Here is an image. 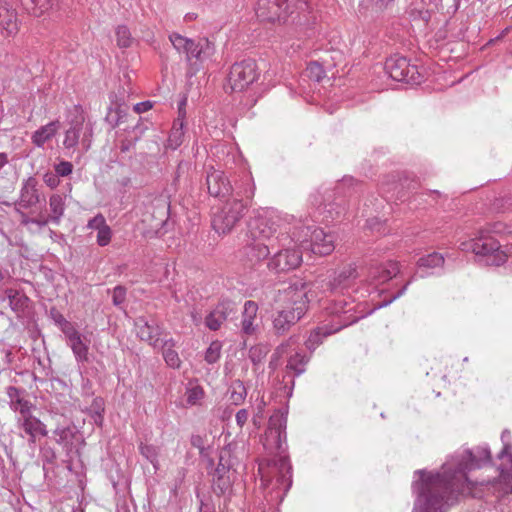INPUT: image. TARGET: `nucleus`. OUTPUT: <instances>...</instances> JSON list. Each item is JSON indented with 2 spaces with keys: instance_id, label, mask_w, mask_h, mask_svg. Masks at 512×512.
Segmentation results:
<instances>
[{
  "instance_id": "obj_34",
  "label": "nucleus",
  "mask_w": 512,
  "mask_h": 512,
  "mask_svg": "<svg viewBox=\"0 0 512 512\" xmlns=\"http://www.w3.org/2000/svg\"><path fill=\"white\" fill-rule=\"evenodd\" d=\"M325 218L333 220L341 219L345 217L349 211L346 208V203L343 198H337L334 202L326 204L324 206Z\"/></svg>"
},
{
  "instance_id": "obj_53",
  "label": "nucleus",
  "mask_w": 512,
  "mask_h": 512,
  "mask_svg": "<svg viewBox=\"0 0 512 512\" xmlns=\"http://www.w3.org/2000/svg\"><path fill=\"white\" fill-rule=\"evenodd\" d=\"M54 170L58 176L66 177L72 173L73 165L68 161H61L54 166Z\"/></svg>"
},
{
  "instance_id": "obj_31",
  "label": "nucleus",
  "mask_w": 512,
  "mask_h": 512,
  "mask_svg": "<svg viewBox=\"0 0 512 512\" xmlns=\"http://www.w3.org/2000/svg\"><path fill=\"white\" fill-rule=\"evenodd\" d=\"M160 346L162 347V354L166 364L173 369L180 368L181 360L178 353L173 349L175 346L174 339H166L160 344Z\"/></svg>"
},
{
  "instance_id": "obj_52",
  "label": "nucleus",
  "mask_w": 512,
  "mask_h": 512,
  "mask_svg": "<svg viewBox=\"0 0 512 512\" xmlns=\"http://www.w3.org/2000/svg\"><path fill=\"white\" fill-rule=\"evenodd\" d=\"M126 292V288L121 285H118L113 289L112 302L115 306H120L125 302Z\"/></svg>"
},
{
  "instance_id": "obj_48",
  "label": "nucleus",
  "mask_w": 512,
  "mask_h": 512,
  "mask_svg": "<svg viewBox=\"0 0 512 512\" xmlns=\"http://www.w3.org/2000/svg\"><path fill=\"white\" fill-rule=\"evenodd\" d=\"M231 475L213 477V490L218 495L224 494L231 486Z\"/></svg>"
},
{
  "instance_id": "obj_22",
  "label": "nucleus",
  "mask_w": 512,
  "mask_h": 512,
  "mask_svg": "<svg viewBox=\"0 0 512 512\" xmlns=\"http://www.w3.org/2000/svg\"><path fill=\"white\" fill-rule=\"evenodd\" d=\"M67 345L71 348L75 360L78 364L89 362L90 339L74 329L65 336Z\"/></svg>"
},
{
  "instance_id": "obj_32",
  "label": "nucleus",
  "mask_w": 512,
  "mask_h": 512,
  "mask_svg": "<svg viewBox=\"0 0 512 512\" xmlns=\"http://www.w3.org/2000/svg\"><path fill=\"white\" fill-rule=\"evenodd\" d=\"M49 216L53 224H59L65 212V196L60 194H53L49 198Z\"/></svg>"
},
{
  "instance_id": "obj_60",
  "label": "nucleus",
  "mask_w": 512,
  "mask_h": 512,
  "mask_svg": "<svg viewBox=\"0 0 512 512\" xmlns=\"http://www.w3.org/2000/svg\"><path fill=\"white\" fill-rule=\"evenodd\" d=\"M151 108H152L151 102L150 101H144V102H140V103L135 104L134 111L136 113L140 114V113L148 111Z\"/></svg>"
},
{
  "instance_id": "obj_40",
  "label": "nucleus",
  "mask_w": 512,
  "mask_h": 512,
  "mask_svg": "<svg viewBox=\"0 0 512 512\" xmlns=\"http://www.w3.org/2000/svg\"><path fill=\"white\" fill-rule=\"evenodd\" d=\"M204 390L200 385L189 384L185 392V400L188 406L200 405L204 398Z\"/></svg>"
},
{
  "instance_id": "obj_33",
  "label": "nucleus",
  "mask_w": 512,
  "mask_h": 512,
  "mask_svg": "<svg viewBox=\"0 0 512 512\" xmlns=\"http://www.w3.org/2000/svg\"><path fill=\"white\" fill-rule=\"evenodd\" d=\"M445 258L441 253L433 252L431 254H428L427 256H423L419 258L417 261V266L419 271L423 270H442L444 265Z\"/></svg>"
},
{
  "instance_id": "obj_51",
  "label": "nucleus",
  "mask_w": 512,
  "mask_h": 512,
  "mask_svg": "<svg viewBox=\"0 0 512 512\" xmlns=\"http://www.w3.org/2000/svg\"><path fill=\"white\" fill-rule=\"evenodd\" d=\"M108 224L106 222L105 217L98 213L96 216L91 218L87 223V229L99 231L102 230L104 227H106Z\"/></svg>"
},
{
  "instance_id": "obj_43",
  "label": "nucleus",
  "mask_w": 512,
  "mask_h": 512,
  "mask_svg": "<svg viewBox=\"0 0 512 512\" xmlns=\"http://www.w3.org/2000/svg\"><path fill=\"white\" fill-rule=\"evenodd\" d=\"M268 354V348L264 345H255L249 349L248 357L257 366L263 362Z\"/></svg>"
},
{
  "instance_id": "obj_44",
  "label": "nucleus",
  "mask_w": 512,
  "mask_h": 512,
  "mask_svg": "<svg viewBox=\"0 0 512 512\" xmlns=\"http://www.w3.org/2000/svg\"><path fill=\"white\" fill-rule=\"evenodd\" d=\"M116 39L118 46L121 48L130 47L133 41L129 29L124 25L116 28Z\"/></svg>"
},
{
  "instance_id": "obj_21",
  "label": "nucleus",
  "mask_w": 512,
  "mask_h": 512,
  "mask_svg": "<svg viewBox=\"0 0 512 512\" xmlns=\"http://www.w3.org/2000/svg\"><path fill=\"white\" fill-rule=\"evenodd\" d=\"M258 309V304L254 301L248 300L244 303L240 324L242 334L253 336L259 331L261 319L258 316Z\"/></svg>"
},
{
  "instance_id": "obj_4",
  "label": "nucleus",
  "mask_w": 512,
  "mask_h": 512,
  "mask_svg": "<svg viewBox=\"0 0 512 512\" xmlns=\"http://www.w3.org/2000/svg\"><path fill=\"white\" fill-rule=\"evenodd\" d=\"M296 218L282 214L274 209L266 208L257 212L248 224V232L253 240L274 242L278 246L291 243Z\"/></svg>"
},
{
  "instance_id": "obj_57",
  "label": "nucleus",
  "mask_w": 512,
  "mask_h": 512,
  "mask_svg": "<svg viewBox=\"0 0 512 512\" xmlns=\"http://www.w3.org/2000/svg\"><path fill=\"white\" fill-rule=\"evenodd\" d=\"M54 435L56 437V441L59 444H63L68 440V437L70 436V431L68 429H64V428H61V429L57 428L54 431Z\"/></svg>"
},
{
  "instance_id": "obj_47",
  "label": "nucleus",
  "mask_w": 512,
  "mask_h": 512,
  "mask_svg": "<svg viewBox=\"0 0 512 512\" xmlns=\"http://www.w3.org/2000/svg\"><path fill=\"white\" fill-rule=\"evenodd\" d=\"M222 345L219 341H213L205 352V361L209 364L216 363L221 356Z\"/></svg>"
},
{
  "instance_id": "obj_3",
  "label": "nucleus",
  "mask_w": 512,
  "mask_h": 512,
  "mask_svg": "<svg viewBox=\"0 0 512 512\" xmlns=\"http://www.w3.org/2000/svg\"><path fill=\"white\" fill-rule=\"evenodd\" d=\"M308 293V285L301 280L278 290L272 319L276 334H285L305 315L310 301Z\"/></svg>"
},
{
  "instance_id": "obj_15",
  "label": "nucleus",
  "mask_w": 512,
  "mask_h": 512,
  "mask_svg": "<svg viewBox=\"0 0 512 512\" xmlns=\"http://www.w3.org/2000/svg\"><path fill=\"white\" fill-rule=\"evenodd\" d=\"M287 244L289 246H282L283 248L275 252L268 262L270 270L275 272H285L295 269L300 265L302 261V254L298 249H296V246H299V243L286 242V245Z\"/></svg>"
},
{
  "instance_id": "obj_64",
  "label": "nucleus",
  "mask_w": 512,
  "mask_h": 512,
  "mask_svg": "<svg viewBox=\"0 0 512 512\" xmlns=\"http://www.w3.org/2000/svg\"><path fill=\"white\" fill-rule=\"evenodd\" d=\"M510 438H511L510 432L508 430H504L501 434V440L503 442V447H505L506 445H511Z\"/></svg>"
},
{
  "instance_id": "obj_36",
  "label": "nucleus",
  "mask_w": 512,
  "mask_h": 512,
  "mask_svg": "<svg viewBox=\"0 0 512 512\" xmlns=\"http://www.w3.org/2000/svg\"><path fill=\"white\" fill-rule=\"evenodd\" d=\"M7 394L10 398V407L20 414L29 412L30 407L28 401L23 400L20 396V390L16 387L9 386L7 388Z\"/></svg>"
},
{
  "instance_id": "obj_2",
  "label": "nucleus",
  "mask_w": 512,
  "mask_h": 512,
  "mask_svg": "<svg viewBox=\"0 0 512 512\" xmlns=\"http://www.w3.org/2000/svg\"><path fill=\"white\" fill-rule=\"evenodd\" d=\"M287 412L275 411L269 418L263 446L272 458L259 462L258 472L262 486L270 488L271 500L282 502L292 485L291 465L284 455L286 443Z\"/></svg>"
},
{
  "instance_id": "obj_55",
  "label": "nucleus",
  "mask_w": 512,
  "mask_h": 512,
  "mask_svg": "<svg viewBox=\"0 0 512 512\" xmlns=\"http://www.w3.org/2000/svg\"><path fill=\"white\" fill-rule=\"evenodd\" d=\"M412 280H413V278L411 280H409L398 292L393 294V296L389 300H386L383 303L378 304L376 308L385 307V306L389 305L390 303H392L393 301H395L396 299L400 298L402 295H404L408 289V286L412 282Z\"/></svg>"
},
{
  "instance_id": "obj_23",
  "label": "nucleus",
  "mask_w": 512,
  "mask_h": 512,
  "mask_svg": "<svg viewBox=\"0 0 512 512\" xmlns=\"http://www.w3.org/2000/svg\"><path fill=\"white\" fill-rule=\"evenodd\" d=\"M358 277L356 266L349 264L342 268L335 276L326 283L325 291L333 293L343 292L351 286L352 282Z\"/></svg>"
},
{
  "instance_id": "obj_56",
  "label": "nucleus",
  "mask_w": 512,
  "mask_h": 512,
  "mask_svg": "<svg viewBox=\"0 0 512 512\" xmlns=\"http://www.w3.org/2000/svg\"><path fill=\"white\" fill-rule=\"evenodd\" d=\"M43 180L50 188H55L59 185V176L55 172H47L44 174Z\"/></svg>"
},
{
  "instance_id": "obj_24",
  "label": "nucleus",
  "mask_w": 512,
  "mask_h": 512,
  "mask_svg": "<svg viewBox=\"0 0 512 512\" xmlns=\"http://www.w3.org/2000/svg\"><path fill=\"white\" fill-rule=\"evenodd\" d=\"M19 30L17 13L6 4L0 3V35L4 38L14 36Z\"/></svg>"
},
{
  "instance_id": "obj_38",
  "label": "nucleus",
  "mask_w": 512,
  "mask_h": 512,
  "mask_svg": "<svg viewBox=\"0 0 512 512\" xmlns=\"http://www.w3.org/2000/svg\"><path fill=\"white\" fill-rule=\"evenodd\" d=\"M247 396V390L244 383L240 380H235L229 387V400L234 405H240L244 402Z\"/></svg>"
},
{
  "instance_id": "obj_39",
  "label": "nucleus",
  "mask_w": 512,
  "mask_h": 512,
  "mask_svg": "<svg viewBox=\"0 0 512 512\" xmlns=\"http://www.w3.org/2000/svg\"><path fill=\"white\" fill-rule=\"evenodd\" d=\"M139 452L145 459H147L153 465L155 471L159 469L160 464L158 457L160 450L157 446L141 443L139 445Z\"/></svg>"
},
{
  "instance_id": "obj_50",
  "label": "nucleus",
  "mask_w": 512,
  "mask_h": 512,
  "mask_svg": "<svg viewBox=\"0 0 512 512\" xmlns=\"http://www.w3.org/2000/svg\"><path fill=\"white\" fill-rule=\"evenodd\" d=\"M112 239V229L109 225L104 227L102 230L97 231L96 242L100 247L107 246Z\"/></svg>"
},
{
  "instance_id": "obj_20",
  "label": "nucleus",
  "mask_w": 512,
  "mask_h": 512,
  "mask_svg": "<svg viewBox=\"0 0 512 512\" xmlns=\"http://www.w3.org/2000/svg\"><path fill=\"white\" fill-rule=\"evenodd\" d=\"M135 329L137 336L142 340L148 342L153 347H160L163 342L160 339L163 329L154 320H148L145 317H138L135 320Z\"/></svg>"
},
{
  "instance_id": "obj_58",
  "label": "nucleus",
  "mask_w": 512,
  "mask_h": 512,
  "mask_svg": "<svg viewBox=\"0 0 512 512\" xmlns=\"http://www.w3.org/2000/svg\"><path fill=\"white\" fill-rule=\"evenodd\" d=\"M249 418V412L246 409H240L236 413V423L239 427H243Z\"/></svg>"
},
{
  "instance_id": "obj_42",
  "label": "nucleus",
  "mask_w": 512,
  "mask_h": 512,
  "mask_svg": "<svg viewBox=\"0 0 512 512\" xmlns=\"http://www.w3.org/2000/svg\"><path fill=\"white\" fill-rule=\"evenodd\" d=\"M51 316L55 324L59 326L60 330L65 336L76 329L75 325L66 320L60 312L52 310Z\"/></svg>"
},
{
  "instance_id": "obj_9",
  "label": "nucleus",
  "mask_w": 512,
  "mask_h": 512,
  "mask_svg": "<svg viewBox=\"0 0 512 512\" xmlns=\"http://www.w3.org/2000/svg\"><path fill=\"white\" fill-rule=\"evenodd\" d=\"M308 4L304 0H258L256 15L262 21H280L285 19L294 10L304 11Z\"/></svg>"
},
{
  "instance_id": "obj_29",
  "label": "nucleus",
  "mask_w": 512,
  "mask_h": 512,
  "mask_svg": "<svg viewBox=\"0 0 512 512\" xmlns=\"http://www.w3.org/2000/svg\"><path fill=\"white\" fill-rule=\"evenodd\" d=\"M278 247V244L274 242L266 243L264 240H253L248 246L247 255L251 261H260L265 259L272 250Z\"/></svg>"
},
{
  "instance_id": "obj_30",
  "label": "nucleus",
  "mask_w": 512,
  "mask_h": 512,
  "mask_svg": "<svg viewBox=\"0 0 512 512\" xmlns=\"http://www.w3.org/2000/svg\"><path fill=\"white\" fill-rule=\"evenodd\" d=\"M238 465L237 459L232 456L229 449H223L219 455V462L213 474V477L230 475V471H236Z\"/></svg>"
},
{
  "instance_id": "obj_8",
  "label": "nucleus",
  "mask_w": 512,
  "mask_h": 512,
  "mask_svg": "<svg viewBox=\"0 0 512 512\" xmlns=\"http://www.w3.org/2000/svg\"><path fill=\"white\" fill-rule=\"evenodd\" d=\"M245 200V197L233 196L222 205L212 218L215 232L225 235L236 227L247 211L248 204Z\"/></svg>"
},
{
  "instance_id": "obj_10",
  "label": "nucleus",
  "mask_w": 512,
  "mask_h": 512,
  "mask_svg": "<svg viewBox=\"0 0 512 512\" xmlns=\"http://www.w3.org/2000/svg\"><path fill=\"white\" fill-rule=\"evenodd\" d=\"M284 356L288 357L287 369L293 371L296 376H299L305 371V366L309 358L300 351L299 339L297 337H290L286 342L276 348L269 364L270 367L275 368L277 366V360Z\"/></svg>"
},
{
  "instance_id": "obj_17",
  "label": "nucleus",
  "mask_w": 512,
  "mask_h": 512,
  "mask_svg": "<svg viewBox=\"0 0 512 512\" xmlns=\"http://www.w3.org/2000/svg\"><path fill=\"white\" fill-rule=\"evenodd\" d=\"M359 305H354L353 301L350 300V297L341 295L332 300V302L326 306L327 313L333 317V324L331 326H340L342 320L346 315L350 314L353 316H360L364 314V317L372 313L371 311L363 312L357 311L356 308Z\"/></svg>"
},
{
  "instance_id": "obj_62",
  "label": "nucleus",
  "mask_w": 512,
  "mask_h": 512,
  "mask_svg": "<svg viewBox=\"0 0 512 512\" xmlns=\"http://www.w3.org/2000/svg\"><path fill=\"white\" fill-rule=\"evenodd\" d=\"M367 226L370 230L381 232V222L377 218H371L367 220Z\"/></svg>"
},
{
  "instance_id": "obj_59",
  "label": "nucleus",
  "mask_w": 512,
  "mask_h": 512,
  "mask_svg": "<svg viewBox=\"0 0 512 512\" xmlns=\"http://www.w3.org/2000/svg\"><path fill=\"white\" fill-rule=\"evenodd\" d=\"M52 223V219L49 215H45L43 213H40L37 217L33 218V224L39 226V227H45L49 223Z\"/></svg>"
},
{
  "instance_id": "obj_41",
  "label": "nucleus",
  "mask_w": 512,
  "mask_h": 512,
  "mask_svg": "<svg viewBox=\"0 0 512 512\" xmlns=\"http://www.w3.org/2000/svg\"><path fill=\"white\" fill-rule=\"evenodd\" d=\"M214 310L223 318V321L225 322L227 319L235 316L237 312V304L232 300L223 299L216 305Z\"/></svg>"
},
{
  "instance_id": "obj_35",
  "label": "nucleus",
  "mask_w": 512,
  "mask_h": 512,
  "mask_svg": "<svg viewBox=\"0 0 512 512\" xmlns=\"http://www.w3.org/2000/svg\"><path fill=\"white\" fill-rule=\"evenodd\" d=\"M24 9L34 15L40 16L54 5L56 0H19Z\"/></svg>"
},
{
  "instance_id": "obj_49",
  "label": "nucleus",
  "mask_w": 512,
  "mask_h": 512,
  "mask_svg": "<svg viewBox=\"0 0 512 512\" xmlns=\"http://www.w3.org/2000/svg\"><path fill=\"white\" fill-rule=\"evenodd\" d=\"M223 323V318L214 309L205 318V325L212 331L220 329Z\"/></svg>"
},
{
  "instance_id": "obj_18",
  "label": "nucleus",
  "mask_w": 512,
  "mask_h": 512,
  "mask_svg": "<svg viewBox=\"0 0 512 512\" xmlns=\"http://www.w3.org/2000/svg\"><path fill=\"white\" fill-rule=\"evenodd\" d=\"M364 314L360 316H353V315H346L345 318L342 320L340 326H331L330 328L327 327H318L315 330H313L308 339L305 342L306 348L313 352L322 342L323 339L333 333L338 332L344 327H347L355 322H357L359 319H362Z\"/></svg>"
},
{
  "instance_id": "obj_54",
  "label": "nucleus",
  "mask_w": 512,
  "mask_h": 512,
  "mask_svg": "<svg viewBox=\"0 0 512 512\" xmlns=\"http://www.w3.org/2000/svg\"><path fill=\"white\" fill-rule=\"evenodd\" d=\"M9 304L13 310H18L21 306H23V302L27 300L25 296L20 295L15 292L14 294H10L9 296Z\"/></svg>"
},
{
  "instance_id": "obj_61",
  "label": "nucleus",
  "mask_w": 512,
  "mask_h": 512,
  "mask_svg": "<svg viewBox=\"0 0 512 512\" xmlns=\"http://www.w3.org/2000/svg\"><path fill=\"white\" fill-rule=\"evenodd\" d=\"M22 208H19L16 206V211L17 213H19L20 215V222L21 224L23 225H29V224H33V218L32 217H29L26 213H24L22 210Z\"/></svg>"
},
{
  "instance_id": "obj_14",
  "label": "nucleus",
  "mask_w": 512,
  "mask_h": 512,
  "mask_svg": "<svg viewBox=\"0 0 512 512\" xmlns=\"http://www.w3.org/2000/svg\"><path fill=\"white\" fill-rule=\"evenodd\" d=\"M501 460L499 476L493 480L494 491L500 496L512 493V445H506L498 454Z\"/></svg>"
},
{
  "instance_id": "obj_6",
  "label": "nucleus",
  "mask_w": 512,
  "mask_h": 512,
  "mask_svg": "<svg viewBox=\"0 0 512 512\" xmlns=\"http://www.w3.org/2000/svg\"><path fill=\"white\" fill-rule=\"evenodd\" d=\"M206 185L208 193L214 197H225L232 193V197L251 199L255 192V184L250 173H245L240 182H236L233 187L224 172L213 167L207 170Z\"/></svg>"
},
{
  "instance_id": "obj_5",
  "label": "nucleus",
  "mask_w": 512,
  "mask_h": 512,
  "mask_svg": "<svg viewBox=\"0 0 512 512\" xmlns=\"http://www.w3.org/2000/svg\"><path fill=\"white\" fill-rule=\"evenodd\" d=\"M290 242L299 243L300 248L310 249L312 253L322 256L330 254L335 248L332 234L326 233L321 228H314L313 225L304 223L301 219L296 220Z\"/></svg>"
},
{
  "instance_id": "obj_13",
  "label": "nucleus",
  "mask_w": 512,
  "mask_h": 512,
  "mask_svg": "<svg viewBox=\"0 0 512 512\" xmlns=\"http://www.w3.org/2000/svg\"><path fill=\"white\" fill-rule=\"evenodd\" d=\"M92 129L84 127L83 119H76L65 131L63 146L69 152H75L78 146L82 152H87L91 147Z\"/></svg>"
},
{
  "instance_id": "obj_19",
  "label": "nucleus",
  "mask_w": 512,
  "mask_h": 512,
  "mask_svg": "<svg viewBox=\"0 0 512 512\" xmlns=\"http://www.w3.org/2000/svg\"><path fill=\"white\" fill-rule=\"evenodd\" d=\"M42 199L37 179L35 177H28L22 182L19 199L15 206L22 209H30L40 203Z\"/></svg>"
},
{
  "instance_id": "obj_46",
  "label": "nucleus",
  "mask_w": 512,
  "mask_h": 512,
  "mask_svg": "<svg viewBox=\"0 0 512 512\" xmlns=\"http://www.w3.org/2000/svg\"><path fill=\"white\" fill-rule=\"evenodd\" d=\"M305 74L311 80L320 82L325 77V71L321 64L318 62H311L308 64Z\"/></svg>"
},
{
  "instance_id": "obj_45",
  "label": "nucleus",
  "mask_w": 512,
  "mask_h": 512,
  "mask_svg": "<svg viewBox=\"0 0 512 512\" xmlns=\"http://www.w3.org/2000/svg\"><path fill=\"white\" fill-rule=\"evenodd\" d=\"M145 130L146 127L140 125H136L135 127H133L132 132L134 133V137H132L131 139H125L121 142V152H128L136 144V142L139 140V138L141 137Z\"/></svg>"
},
{
  "instance_id": "obj_12",
  "label": "nucleus",
  "mask_w": 512,
  "mask_h": 512,
  "mask_svg": "<svg viewBox=\"0 0 512 512\" xmlns=\"http://www.w3.org/2000/svg\"><path fill=\"white\" fill-rule=\"evenodd\" d=\"M386 73L395 81H402L410 84H419L421 75L417 66L411 65L409 60L400 55H393L385 62Z\"/></svg>"
},
{
  "instance_id": "obj_63",
  "label": "nucleus",
  "mask_w": 512,
  "mask_h": 512,
  "mask_svg": "<svg viewBox=\"0 0 512 512\" xmlns=\"http://www.w3.org/2000/svg\"><path fill=\"white\" fill-rule=\"evenodd\" d=\"M189 169V163L185 161H181L178 164L177 170H176V178L179 179L182 174H184Z\"/></svg>"
},
{
  "instance_id": "obj_16",
  "label": "nucleus",
  "mask_w": 512,
  "mask_h": 512,
  "mask_svg": "<svg viewBox=\"0 0 512 512\" xmlns=\"http://www.w3.org/2000/svg\"><path fill=\"white\" fill-rule=\"evenodd\" d=\"M215 53V46L208 38L195 40L189 54L186 57L188 73L193 76L201 68V65L210 59Z\"/></svg>"
},
{
  "instance_id": "obj_26",
  "label": "nucleus",
  "mask_w": 512,
  "mask_h": 512,
  "mask_svg": "<svg viewBox=\"0 0 512 512\" xmlns=\"http://www.w3.org/2000/svg\"><path fill=\"white\" fill-rule=\"evenodd\" d=\"M186 100H183L179 104V116L174 121L173 127L170 131L169 137L167 139V147L170 149H177L184 140V116L185 111L183 110V106L185 105Z\"/></svg>"
},
{
  "instance_id": "obj_7",
  "label": "nucleus",
  "mask_w": 512,
  "mask_h": 512,
  "mask_svg": "<svg viewBox=\"0 0 512 512\" xmlns=\"http://www.w3.org/2000/svg\"><path fill=\"white\" fill-rule=\"evenodd\" d=\"M462 251H471L480 263L488 266H499L505 263L507 255L500 249L496 241L486 229H480L474 238L460 243Z\"/></svg>"
},
{
  "instance_id": "obj_28",
  "label": "nucleus",
  "mask_w": 512,
  "mask_h": 512,
  "mask_svg": "<svg viewBox=\"0 0 512 512\" xmlns=\"http://www.w3.org/2000/svg\"><path fill=\"white\" fill-rule=\"evenodd\" d=\"M59 128L60 122L57 120L41 126L32 134V143L39 148H43L44 145L56 135Z\"/></svg>"
},
{
  "instance_id": "obj_1",
  "label": "nucleus",
  "mask_w": 512,
  "mask_h": 512,
  "mask_svg": "<svg viewBox=\"0 0 512 512\" xmlns=\"http://www.w3.org/2000/svg\"><path fill=\"white\" fill-rule=\"evenodd\" d=\"M491 451L484 444L473 449L455 451L440 471L425 469L414 472L412 492L415 501L412 512H445L457 496L470 490L472 482L467 473L490 463Z\"/></svg>"
},
{
  "instance_id": "obj_25",
  "label": "nucleus",
  "mask_w": 512,
  "mask_h": 512,
  "mask_svg": "<svg viewBox=\"0 0 512 512\" xmlns=\"http://www.w3.org/2000/svg\"><path fill=\"white\" fill-rule=\"evenodd\" d=\"M400 271L399 263L388 261L385 264L373 266L369 270V279L372 283H385L395 277Z\"/></svg>"
},
{
  "instance_id": "obj_37",
  "label": "nucleus",
  "mask_w": 512,
  "mask_h": 512,
  "mask_svg": "<svg viewBox=\"0 0 512 512\" xmlns=\"http://www.w3.org/2000/svg\"><path fill=\"white\" fill-rule=\"evenodd\" d=\"M169 40L173 48L178 53L185 54V57L189 54V51L195 41V39L187 38L179 33L173 32L169 35Z\"/></svg>"
},
{
  "instance_id": "obj_11",
  "label": "nucleus",
  "mask_w": 512,
  "mask_h": 512,
  "mask_svg": "<svg viewBox=\"0 0 512 512\" xmlns=\"http://www.w3.org/2000/svg\"><path fill=\"white\" fill-rule=\"evenodd\" d=\"M259 77L258 67L253 59L234 63L228 75V85L233 92H242Z\"/></svg>"
},
{
  "instance_id": "obj_27",
  "label": "nucleus",
  "mask_w": 512,
  "mask_h": 512,
  "mask_svg": "<svg viewBox=\"0 0 512 512\" xmlns=\"http://www.w3.org/2000/svg\"><path fill=\"white\" fill-rule=\"evenodd\" d=\"M17 425L29 436H33V434H40L41 436L47 435L45 424L38 418L32 416L29 412L20 414L17 418Z\"/></svg>"
}]
</instances>
